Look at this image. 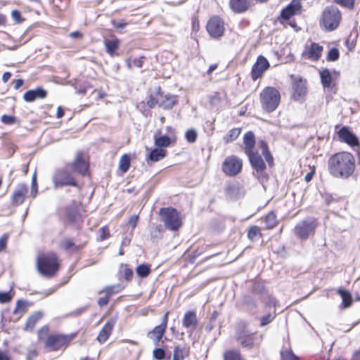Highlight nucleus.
I'll return each instance as SVG.
<instances>
[{"label":"nucleus","instance_id":"f257e3e1","mask_svg":"<svg viewBox=\"0 0 360 360\" xmlns=\"http://www.w3.org/2000/svg\"><path fill=\"white\" fill-rule=\"evenodd\" d=\"M329 173L335 178L347 179L355 169L354 156L347 152H341L332 155L328 161Z\"/></svg>","mask_w":360,"mask_h":360},{"label":"nucleus","instance_id":"f03ea898","mask_svg":"<svg viewBox=\"0 0 360 360\" xmlns=\"http://www.w3.org/2000/svg\"><path fill=\"white\" fill-rule=\"evenodd\" d=\"M58 261L55 254H41L37 259L38 271L45 277H53L58 269Z\"/></svg>","mask_w":360,"mask_h":360},{"label":"nucleus","instance_id":"7ed1b4c3","mask_svg":"<svg viewBox=\"0 0 360 360\" xmlns=\"http://www.w3.org/2000/svg\"><path fill=\"white\" fill-rule=\"evenodd\" d=\"M342 19L339 9L335 6L326 7L322 13L320 25L326 31L331 32L338 28Z\"/></svg>","mask_w":360,"mask_h":360},{"label":"nucleus","instance_id":"20e7f679","mask_svg":"<svg viewBox=\"0 0 360 360\" xmlns=\"http://www.w3.org/2000/svg\"><path fill=\"white\" fill-rule=\"evenodd\" d=\"M281 100L279 91L274 87L267 86L260 93V103L264 110L267 112L274 111Z\"/></svg>","mask_w":360,"mask_h":360},{"label":"nucleus","instance_id":"39448f33","mask_svg":"<svg viewBox=\"0 0 360 360\" xmlns=\"http://www.w3.org/2000/svg\"><path fill=\"white\" fill-rule=\"evenodd\" d=\"M160 217L165 227L169 230L176 231L181 226V215L174 208L165 207L160 209Z\"/></svg>","mask_w":360,"mask_h":360},{"label":"nucleus","instance_id":"423d86ee","mask_svg":"<svg viewBox=\"0 0 360 360\" xmlns=\"http://www.w3.org/2000/svg\"><path fill=\"white\" fill-rule=\"evenodd\" d=\"M262 335L258 338L255 333H250L245 327L238 328L236 332V340L238 343L245 349H252L258 347L262 341Z\"/></svg>","mask_w":360,"mask_h":360},{"label":"nucleus","instance_id":"0eeeda50","mask_svg":"<svg viewBox=\"0 0 360 360\" xmlns=\"http://www.w3.org/2000/svg\"><path fill=\"white\" fill-rule=\"evenodd\" d=\"M52 181L56 188L65 186H79L72 174L68 170V167L57 169L52 176Z\"/></svg>","mask_w":360,"mask_h":360},{"label":"nucleus","instance_id":"6e6552de","mask_svg":"<svg viewBox=\"0 0 360 360\" xmlns=\"http://www.w3.org/2000/svg\"><path fill=\"white\" fill-rule=\"evenodd\" d=\"M315 229V219L307 217L298 222L293 229L295 236L300 240H306Z\"/></svg>","mask_w":360,"mask_h":360},{"label":"nucleus","instance_id":"1a4fd4ad","mask_svg":"<svg viewBox=\"0 0 360 360\" xmlns=\"http://www.w3.org/2000/svg\"><path fill=\"white\" fill-rule=\"evenodd\" d=\"M242 160L236 155H231L225 158L222 163V171L228 176H234L242 169Z\"/></svg>","mask_w":360,"mask_h":360},{"label":"nucleus","instance_id":"9d476101","mask_svg":"<svg viewBox=\"0 0 360 360\" xmlns=\"http://www.w3.org/2000/svg\"><path fill=\"white\" fill-rule=\"evenodd\" d=\"M207 30L212 37L219 38L224 33V23L219 17H212L207 23Z\"/></svg>","mask_w":360,"mask_h":360},{"label":"nucleus","instance_id":"9b49d317","mask_svg":"<svg viewBox=\"0 0 360 360\" xmlns=\"http://www.w3.org/2000/svg\"><path fill=\"white\" fill-rule=\"evenodd\" d=\"M269 67V63L265 57L259 56L257 58V62L253 65L252 68V78L253 80L257 79L260 77L264 72Z\"/></svg>","mask_w":360,"mask_h":360},{"label":"nucleus","instance_id":"f8f14e48","mask_svg":"<svg viewBox=\"0 0 360 360\" xmlns=\"http://www.w3.org/2000/svg\"><path fill=\"white\" fill-rule=\"evenodd\" d=\"M67 345L68 338L63 335H49L45 342V346L51 348L53 350H58Z\"/></svg>","mask_w":360,"mask_h":360},{"label":"nucleus","instance_id":"ddd939ff","mask_svg":"<svg viewBox=\"0 0 360 360\" xmlns=\"http://www.w3.org/2000/svg\"><path fill=\"white\" fill-rule=\"evenodd\" d=\"M301 3L300 0H292L281 12V18L283 20H289L292 16L300 13Z\"/></svg>","mask_w":360,"mask_h":360},{"label":"nucleus","instance_id":"4468645a","mask_svg":"<svg viewBox=\"0 0 360 360\" xmlns=\"http://www.w3.org/2000/svg\"><path fill=\"white\" fill-rule=\"evenodd\" d=\"M182 325L187 329V332L192 334L198 325L196 312L193 310L185 313L182 320Z\"/></svg>","mask_w":360,"mask_h":360},{"label":"nucleus","instance_id":"2eb2a0df","mask_svg":"<svg viewBox=\"0 0 360 360\" xmlns=\"http://www.w3.org/2000/svg\"><path fill=\"white\" fill-rule=\"evenodd\" d=\"M340 139L350 146H359V142L357 136L352 133L347 127H343L338 131Z\"/></svg>","mask_w":360,"mask_h":360},{"label":"nucleus","instance_id":"dca6fc26","mask_svg":"<svg viewBox=\"0 0 360 360\" xmlns=\"http://www.w3.org/2000/svg\"><path fill=\"white\" fill-rule=\"evenodd\" d=\"M74 172H77L81 175H85L88 172L89 165L83 158L82 153H78L75 160L69 165Z\"/></svg>","mask_w":360,"mask_h":360},{"label":"nucleus","instance_id":"f3484780","mask_svg":"<svg viewBox=\"0 0 360 360\" xmlns=\"http://www.w3.org/2000/svg\"><path fill=\"white\" fill-rule=\"evenodd\" d=\"M27 193V187L25 184H19L14 190L12 195V203L14 205H20L25 201Z\"/></svg>","mask_w":360,"mask_h":360},{"label":"nucleus","instance_id":"a211bd4d","mask_svg":"<svg viewBox=\"0 0 360 360\" xmlns=\"http://www.w3.org/2000/svg\"><path fill=\"white\" fill-rule=\"evenodd\" d=\"M292 98L295 101H301L306 94V81L300 78L292 84Z\"/></svg>","mask_w":360,"mask_h":360},{"label":"nucleus","instance_id":"6ab92c4d","mask_svg":"<svg viewBox=\"0 0 360 360\" xmlns=\"http://www.w3.org/2000/svg\"><path fill=\"white\" fill-rule=\"evenodd\" d=\"M252 167L256 169L257 173L262 174L266 169V165L262 157L254 152L247 154Z\"/></svg>","mask_w":360,"mask_h":360},{"label":"nucleus","instance_id":"aec40b11","mask_svg":"<svg viewBox=\"0 0 360 360\" xmlns=\"http://www.w3.org/2000/svg\"><path fill=\"white\" fill-rule=\"evenodd\" d=\"M47 92L41 87H37L26 91L24 94L23 98L26 102H32L37 98L42 99L46 98Z\"/></svg>","mask_w":360,"mask_h":360},{"label":"nucleus","instance_id":"412c9836","mask_svg":"<svg viewBox=\"0 0 360 360\" xmlns=\"http://www.w3.org/2000/svg\"><path fill=\"white\" fill-rule=\"evenodd\" d=\"M115 321L112 320H110L108 321L103 326L96 338V340L100 344L104 343L108 340V338L112 333Z\"/></svg>","mask_w":360,"mask_h":360},{"label":"nucleus","instance_id":"4be33fe9","mask_svg":"<svg viewBox=\"0 0 360 360\" xmlns=\"http://www.w3.org/2000/svg\"><path fill=\"white\" fill-rule=\"evenodd\" d=\"M176 103V97L174 95H159V106L165 110H169Z\"/></svg>","mask_w":360,"mask_h":360},{"label":"nucleus","instance_id":"5701e85b","mask_svg":"<svg viewBox=\"0 0 360 360\" xmlns=\"http://www.w3.org/2000/svg\"><path fill=\"white\" fill-rule=\"evenodd\" d=\"M229 4L234 13H240L248 9L250 3L249 0H230Z\"/></svg>","mask_w":360,"mask_h":360},{"label":"nucleus","instance_id":"b1692460","mask_svg":"<svg viewBox=\"0 0 360 360\" xmlns=\"http://www.w3.org/2000/svg\"><path fill=\"white\" fill-rule=\"evenodd\" d=\"M166 329L160 326H155L153 330H150L147 336L150 338L155 345H158L162 340Z\"/></svg>","mask_w":360,"mask_h":360},{"label":"nucleus","instance_id":"393cba45","mask_svg":"<svg viewBox=\"0 0 360 360\" xmlns=\"http://www.w3.org/2000/svg\"><path fill=\"white\" fill-rule=\"evenodd\" d=\"M103 43L107 53H108L110 56H114L117 54L116 51L120 43L117 38H112L111 39H105Z\"/></svg>","mask_w":360,"mask_h":360},{"label":"nucleus","instance_id":"a878e982","mask_svg":"<svg viewBox=\"0 0 360 360\" xmlns=\"http://www.w3.org/2000/svg\"><path fill=\"white\" fill-rule=\"evenodd\" d=\"M243 143L245 145V152L246 154L253 152L255 144V134L252 131H248L243 136Z\"/></svg>","mask_w":360,"mask_h":360},{"label":"nucleus","instance_id":"bb28decb","mask_svg":"<svg viewBox=\"0 0 360 360\" xmlns=\"http://www.w3.org/2000/svg\"><path fill=\"white\" fill-rule=\"evenodd\" d=\"M167 154V151L163 148H156L153 149L148 154L146 160L151 162H158L163 159Z\"/></svg>","mask_w":360,"mask_h":360},{"label":"nucleus","instance_id":"cd10ccee","mask_svg":"<svg viewBox=\"0 0 360 360\" xmlns=\"http://www.w3.org/2000/svg\"><path fill=\"white\" fill-rule=\"evenodd\" d=\"M43 314L40 311H37L31 315L27 320L25 329L26 330H32L35 324L42 318Z\"/></svg>","mask_w":360,"mask_h":360},{"label":"nucleus","instance_id":"c85d7f7f","mask_svg":"<svg viewBox=\"0 0 360 360\" xmlns=\"http://www.w3.org/2000/svg\"><path fill=\"white\" fill-rule=\"evenodd\" d=\"M338 293L342 298V304L343 308H347L351 306L352 303V297L350 292L342 288L338 290Z\"/></svg>","mask_w":360,"mask_h":360},{"label":"nucleus","instance_id":"c756f323","mask_svg":"<svg viewBox=\"0 0 360 360\" xmlns=\"http://www.w3.org/2000/svg\"><path fill=\"white\" fill-rule=\"evenodd\" d=\"M302 56L304 58L315 60V42H311L310 45H306Z\"/></svg>","mask_w":360,"mask_h":360},{"label":"nucleus","instance_id":"7c9ffc66","mask_svg":"<svg viewBox=\"0 0 360 360\" xmlns=\"http://www.w3.org/2000/svg\"><path fill=\"white\" fill-rule=\"evenodd\" d=\"M240 128H233L229 131V132L224 136V141L225 143H231L237 139L240 134Z\"/></svg>","mask_w":360,"mask_h":360},{"label":"nucleus","instance_id":"2f4dec72","mask_svg":"<svg viewBox=\"0 0 360 360\" xmlns=\"http://www.w3.org/2000/svg\"><path fill=\"white\" fill-rule=\"evenodd\" d=\"M188 354V351L185 347L176 346L174 349L173 360H184Z\"/></svg>","mask_w":360,"mask_h":360},{"label":"nucleus","instance_id":"473e14b6","mask_svg":"<svg viewBox=\"0 0 360 360\" xmlns=\"http://www.w3.org/2000/svg\"><path fill=\"white\" fill-rule=\"evenodd\" d=\"M276 316L275 310L268 311L266 314L260 318V326L264 327L271 323Z\"/></svg>","mask_w":360,"mask_h":360},{"label":"nucleus","instance_id":"72a5a7b5","mask_svg":"<svg viewBox=\"0 0 360 360\" xmlns=\"http://www.w3.org/2000/svg\"><path fill=\"white\" fill-rule=\"evenodd\" d=\"M320 76L321 82L323 87H330L332 81V76L330 72L328 69H325L320 73Z\"/></svg>","mask_w":360,"mask_h":360},{"label":"nucleus","instance_id":"f704fd0d","mask_svg":"<svg viewBox=\"0 0 360 360\" xmlns=\"http://www.w3.org/2000/svg\"><path fill=\"white\" fill-rule=\"evenodd\" d=\"M154 143L158 148L167 147L171 143V139L168 136H161L160 137L154 136Z\"/></svg>","mask_w":360,"mask_h":360},{"label":"nucleus","instance_id":"c9c22d12","mask_svg":"<svg viewBox=\"0 0 360 360\" xmlns=\"http://www.w3.org/2000/svg\"><path fill=\"white\" fill-rule=\"evenodd\" d=\"M265 224L268 229H273L277 225L276 215L274 212H269L265 217Z\"/></svg>","mask_w":360,"mask_h":360},{"label":"nucleus","instance_id":"e433bc0d","mask_svg":"<svg viewBox=\"0 0 360 360\" xmlns=\"http://www.w3.org/2000/svg\"><path fill=\"white\" fill-rule=\"evenodd\" d=\"M27 309V304L25 301L18 300L16 302V307L13 310V314L18 316H20L22 314H24Z\"/></svg>","mask_w":360,"mask_h":360},{"label":"nucleus","instance_id":"4c0bfd02","mask_svg":"<svg viewBox=\"0 0 360 360\" xmlns=\"http://www.w3.org/2000/svg\"><path fill=\"white\" fill-rule=\"evenodd\" d=\"M224 360H243V358L239 352L229 350L224 352Z\"/></svg>","mask_w":360,"mask_h":360},{"label":"nucleus","instance_id":"58836bf2","mask_svg":"<svg viewBox=\"0 0 360 360\" xmlns=\"http://www.w3.org/2000/svg\"><path fill=\"white\" fill-rule=\"evenodd\" d=\"M262 236L260 229L258 226H252L248 233V237L251 240H256Z\"/></svg>","mask_w":360,"mask_h":360},{"label":"nucleus","instance_id":"ea45409f","mask_svg":"<svg viewBox=\"0 0 360 360\" xmlns=\"http://www.w3.org/2000/svg\"><path fill=\"white\" fill-rule=\"evenodd\" d=\"M129 165H130V159H129V156L126 154L123 155L121 157V159L120 160V165H119L120 169L122 172H127L129 168Z\"/></svg>","mask_w":360,"mask_h":360},{"label":"nucleus","instance_id":"a19ab883","mask_svg":"<svg viewBox=\"0 0 360 360\" xmlns=\"http://www.w3.org/2000/svg\"><path fill=\"white\" fill-rule=\"evenodd\" d=\"M66 215H67L68 219L70 222L75 221L76 220H77V219L79 217L78 210L75 207H70L67 208Z\"/></svg>","mask_w":360,"mask_h":360},{"label":"nucleus","instance_id":"79ce46f5","mask_svg":"<svg viewBox=\"0 0 360 360\" xmlns=\"http://www.w3.org/2000/svg\"><path fill=\"white\" fill-rule=\"evenodd\" d=\"M264 304L265 308L268 309V311L274 309L276 311L277 300L275 299V297L272 296H268L264 300Z\"/></svg>","mask_w":360,"mask_h":360},{"label":"nucleus","instance_id":"37998d69","mask_svg":"<svg viewBox=\"0 0 360 360\" xmlns=\"http://www.w3.org/2000/svg\"><path fill=\"white\" fill-rule=\"evenodd\" d=\"M150 271V266L148 264H141L136 268V273L140 277L147 276Z\"/></svg>","mask_w":360,"mask_h":360},{"label":"nucleus","instance_id":"c03bdc74","mask_svg":"<svg viewBox=\"0 0 360 360\" xmlns=\"http://www.w3.org/2000/svg\"><path fill=\"white\" fill-rule=\"evenodd\" d=\"M185 137L188 142L194 143L197 139L198 133L195 129H190L186 131Z\"/></svg>","mask_w":360,"mask_h":360},{"label":"nucleus","instance_id":"a18cd8bd","mask_svg":"<svg viewBox=\"0 0 360 360\" xmlns=\"http://www.w3.org/2000/svg\"><path fill=\"white\" fill-rule=\"evenodd\" d=\"M339 51L337 48L333 47L329 49L327 54V60L329 61H335L339 58Z\"/></svg>","mask_w":360,"mask_h":360},{"label":"nucleus","instance_id":"49530a36","mask_svg":"<svg viewBox=\"0 0 360 360\" xmlns=\"http://www.w3.org/2000/svg\"><path fill=\"white\" fill-rule=\"evenodd\" d=\"M282 360H298V357L293 354L291 349H287L281 352Z\"/></svg>","mask_w":360,"mask_h":360},{"label":"nucleus","instance_id":"de8ad7c7","mask_svg":"<svg viewBox=\"0 0 360 360\" xmlns=\"http://www.w3.org/2000/svg\"><path fill=\"white\" fill-rule=\"evenodd\" d=\"M123 289V286L121 285H111V286H107L104 288L103 291H105L108 296L111 295L113 292H119Z\"/></svg>","mask_w":360,"mask_h":360},{"label":"nucleus","instance_id":"09e8293b","mask_svg":"<svg viewBox=\"0 0 360 360\" xmlns=\"http://www.w3.org/2000/svg\"><path fill=\"white\" fill-rule=\"evenodd\" d=\"M333 1L336 4L340 5L343 7L349 8V9H352L354 8V1H355V0H333Z\"/></svg>","mask_w":360,"mask_h":360},{"label":"nucleus","instance_id":"8fccbe9b","mask_svg":"<svg viewBox=\"0 0 360 360\" xmlns=\"http://www.w3.org/2000/svg\"><path fill=\"white\" fill-rule=\"evenodd\" d=\"M153 355L156 360H162L165 357V352L162 348H155L153 352Z\"/></svg>","mask_w":360,"mask_h":360},{"label":"nucleus","instance_id":"3c124183","mask_svg":"<svg viewBox=\"0 0 360 360\" xmlns=\"http://www.w3.org/2000/svg\"><path fill=\"white\" fill-rule=\"evenodd\" d=\"M16 121L17 118L13 115H4L1 117V122L5 124H13Z\"/></svg>","mask_w":360,"mask_h":360},{"label":"nucleus","instance_id":"603ef678","mask_svg":"<svg viewBox=\"0 0 360 360\" xmlns=\"http://www.w3.org/2000/svg\"><path fill=\"white\" fill-rule=\"evenodd\" d=\"M11 17L13 21L16 23H21L24 21V18H22L20 12L18 10L12 11Z\"/></svg>","mask_w":360,"mask_h":360},{"label":"nucleus","instance_id":"864d4df0","mask_svg":"<svg viewBox=\"0 0 360 360\" xmlns=\"http://www.w3.org/2000/svg\"><path fill=\"white\" fill-rule=\"evenodd\" d=\"M333 343L329 344L328 348L327 347H325L326 352L322 351L321 354L320 355V358L321 360H329L330 356V351L332 349Z\"/></svg>","mask_w":360,"mask_h":360},{"label":"nucleus","instance_id":"5fc2aeb1","mask_svg":"<svg viewBox=\"0 0 360 360\" xmlns=\"http://www.w3.org/2000/svg\"><path fill=\"white\" fill-rule=\"evenodd\" d=\"M124 276L127 281L131 280L133 277V271L131 269L128 268L127 265H122Z\"/></svg>","mask_w":360,"mask_h":360},{"label":"nucleus","instance_id":"6e6d98bb","mask_svg":"<svg viewBox=\"0 0 360 360\" xmlns=\"http://www.w3.org/2000/svg\"><path fill=\"white\" fill-rule=\"evenodd\" d=\"M8 239V234L4 233L0 238V252L4 250L7 245V241Z\"/></svg>","mask_w":360,"mask_h":360},{"label":"nucleus","instance_id":"4d7b16f0","mask_svg":"<svg viewBox=\"0 0 360 360\" xmlns=\"http://www.w3.org/2000/svg\"><path fill=\"white\" fill-rule=\"evenodd\" d=\"M98 231L100 240H103L108 238L110 236L109 231L106 227L101 228Z\"/></svg>","mask_w":360,"mask_h":360},{"label":"nucleus","instance_id":"13d9d810","mask_svg":"<svg viewBox=\"0 0 360 360\" xmlns=\"http://www.w3.org/2000/svg\"><path fill=\"white\" fill-rule=\"evenodd\" d=\"M11 300L9 292H0V302L6 303Z\"/></svg>","mask_w":360,"mask_h":360},{"label":"nucleus","instance_id":"bf43d9fd","mask_svg":"<svg viewBox=\"0 0 360 360\" xmlns=\"http://www.w3.org/2000/svg\"><path fill=\"white\" fill-rule=\"evenodd\" d=\"M262 154L264 156V158H265L266 161L268 162L269 165L272 166L273 163H274V159H273V157H272L271 153L269 152V150L266 151L265 153H263Z\"/></svg>","mask_w":360,"mask_h":360},{"label":"nucleus","instance_id":"052dcab7","mask_svg":"<svg viewBox=\"0 0 360 360\" xmlns=\"http://www.w3.org/2000/svg\"><path fill=\"white\" fill-rule=\"evenodd\" d=\"M159 104V97L158 98L153 97L152 96L150 97L149 100L147 101V105L150 108H154L156 104Z\"/></svg>","mask_w":360,"mask_h":360},{"label":"nucleus","instance_id":"680f3d73","mask_svg":"<svg viewBox=\"0 0 360 360\" xmlns=\"http://www.w3.org/2000/svg\"><path fill=\"white\" fill-rule=\"evenodd\" d=\"M138 221H139V216L133 215L129 218V224L132 226L133 229H134L137 225Z\"/></svg>","mask_w":360,"mask_h":360},{"label":"nucleus","instance_id":"e2e57ef3","mask_svg":"<svg viewBox=\"0 0 360 360\" xmlns=\"http://www.w3.org/2000/svg\"><path fill=\"white\" fill-rule=\"evenodd\" d=\"M109 302V296L106 295L103 297H100L98 300V304L100 307L106 305Z\"/></svg>","mask_w":360,"mask_h":360},{"label":"nucleus","instance_id":"0e129e2a","mask_svg":"<svg viewBox=\"0 0 360 360\" xmlns=\"http://www.w3.org/2000/svg\"><path fill=\"white\" fill-rule=\"evenodd\" d=\"M37 356V353L35 349H29L27 359L28 360H33Z\"/></svg>","mask_w":360,"mask_h":360},{"label":"nucleus","instance_id":"69168bd1","mask_svg":"<svg viewBox=\"0 0 360 360\" xmlns=\"http://www.w3.org/2000/svg\"><path fill=\"white\" fill-rule=\"evenodd\" d=\"M168 314L169 313L168 312H166L163 317H162V322L159 325L162 327H163L164 328H167V322H168Z\"/></svg>","mask_w":360,"mask_h":360},{"label":"nucleus","instance_id":"338daca9","mask_svg":"<svg viewBox=\"0 0 360 360\" xmlns=\"http://www.w3.org/2000/svg\"><path fill=\"white\" fill-rule=\"evenodd\" d=\"M112 24L113 25L114 27H115L116 29H122L127 25V23L124 22H116L115 20H112Z\"/></svg>","mask_w":360,"mask_h":360},{"label":"nucleus","instance_id":"774afa93","mask_svg":"<svg viewBox=\"0 0 360 360\" xmlns=\"http://www.w3.org/2000/svg\"><path fill=\"white\" fill-rule=\"evenodd\" d=\"M74 245H75V244L73 243V242L71 240H66L63 243V247L66 250L71 249Z\"/></svg>","mask_w":360,"mask_h":360}]
</instances>
